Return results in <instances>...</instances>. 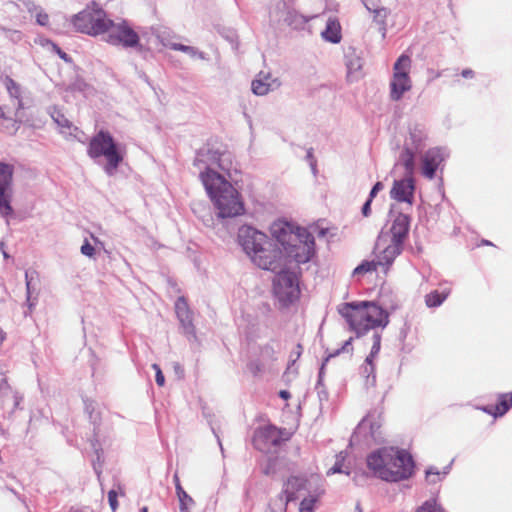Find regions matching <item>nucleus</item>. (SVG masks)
I'll return each instance as SVG.
<instances>
[{
	"label": "nucleus",
	"instance_id": "obj_1",
	"mask_svg": "<svg viewBox=\"0 0 512 512\" xmlns=\"http://www.w3.org/2000/svg\"><path fill=\"white\" fill-rule=\"evenodd\" d=\"M194 166L199 169V178L219 218H232L244 213L239 192L217 171L219 169L230 176L233 169V154L226 147L208 143L196 152Z\"/></svg>",
	"mask_w": 512,
	"mask_h": 512
},
{
	"label": "nucleus",
	"instance_id": "obj_2",
	"mask_svg": "<svg viewBox=\"0 0 512 512\" xmlns=\"http://www.w3.org/2000/svg\"><path fill=\"white\" fill-rule=\"evenodd\" d=\"M366 463L373 476L388 482L407 479L414 469L412 456L394 447H382L371 452Z\"/></svg>",
	"mask_w": 512,
	"mask_h": 512
},
{
	"label": "nucleus",
	"instance_id": "obj_3",
	"mask_svg": "<svg viewBox=\"0 0 512 512\" xmlns=\"http://www.w3.org/2000/svg\"><path fill=\"white\" fill-rule=\"evenodd\" d=\"M271 233L281 245L282 256L288 262L299 265L309 262L313 257L315 239L306 228H294L287 222H277L272 225Z\"/></svg>",
	"mask_w": 512,
	"mask_h": 512
},
{
	"label": "nucleus",
	"instance_id": "obj_4",
	"mask_svg": "<svg viewBox=\"0 0 512 512\" xmlns=\"http://www.w3.org/2000/svg\"><path fill=\"white\" fill-rule=\"evenodd\" d=\"M338 312L346 319L357 337L364 335L370 329L384 328L389 323L387 311L370 301L343 303L338 306Z\"/></svg>",
	"mask_w": 512,
	"mask_h": 512
},
{
	"label": "nucleus",
	"instance_id": "obj_5",
	"mask_svg": "<svg viewBox=\"0 0 512 512\" xmlns=\"http://www.w3.org/2000/svg\"><path fill=\"white\" fill-rule=\"evenodd\" d=\"M87 154L94 160L104 157L106 159L104 171L108 176H113L123 161L125 153L108 131L100 130L90 139Z\"/></svg>",
	"mask_w": 512,
	"mask_h": 512
},
{
	"label": "nucleus",
	"instance_id": "obj_6",
	"mask_svg": "<svg viewBox=\"0 0 512 512\" xmlns=\"http://www.w3.org/2000/svg\"><path fill=\"white\" fill-rule=\"evenodd\" d=\"M426 139L427 133L423 124L411 123L409 125L408 135L405 137L398 162L408 173L415 171V156L424 149Z\"/></svg>",
	"mask_w": 512,
	"mask_h": 512
},
{
	"label": "nucleus",
	"instance_id": "obj_7",
	"mask_svg": "<svg viewBox=\"0 0 512 512\" xmlns=\"http://www.w3.org/2000/svg\"><path fill=\"white\" fill-rule=\"evenodd\" d=\"M72 24L76 31L91 36L104 34L108 18L106 12L99 7H87L72 17Z\"/></svg>",
	"mask_w": 512,
	"mask_h": 512
},
{
	"label": "nucleus",
	"instance_id": "obj_8",
	"mask_svg": "<svg viewBox=\"0 0 512 512\" xmlns=\"http://www.w3.org/2000/svg\"><path fill=\"white\" fill-rule=\"evenodd\" d=\"M412 61L410 56L402 54L393 65V75L390 81V98L399 101L403 95L412 88V80L409 76Z\"/></svg>",
	"mask_w": 512,
	"mask_h": 512
},
{
	"label": "nucleus",
	"instance_id": "obj_9",
	"mask_svg": "<svg viewBox=\"0 0 512 512\" xmlns=\"http://www.w3.org/2000/svg\"><path fill=\"white\" fill-rule=\"evenodd\" d=\"M283 268L276 271L277 274L273 280V290L277 299L286 306L299 298L300 289L296 273L284 270Z\"/></svg>",
	"mask_w": 512,
	"mask_h": 512
},
{
	"label": "nucleus",
	"instance_id": "obj_10",
	"mask_svg": "<svg viewBox=\"0 0 512 512\" xmlns=\"http://www.w3.org/2000/svg\"><path fill=\"white\" fill-rule=\"evenodd\" d=\"M250 260L259 268L276 272L284 267L281 245L277 240L267 238V243L261 245Z\"/></svg>",
	"mask_w": 512,
	"mask_h": 512
},
{
	"label": "nucleus",
	"instance_id": "obj_11",
	"mask_svg": "<svg viewBox=\"0 0 512 512\" xmlns=\"http://www.w3.org/2000/svg\"><path fill=\"white\" fill-rule=\"evenodd\" d=\"M106 30L104 32L105 41L114 46L124 48H136L140 45L139 35L128 25L125 20L115 23L108 19Z\"/></svg>",
	"mask_w": 512,
	"mask_h": 512
},
{
	"label": "nucleus",
	"instance_id": "obj_12",
	"mask_svg": "<svg viewBox=\"0 0 512 512\" xmlns=\"http://www.w3.org/2000/svg\"><path fill=\"white\" fill-rule=\"evenodd\" d=\"M13 174V165L0 162V216L3 218L13 214Z\"/></svg>",
	"mask_w": 512,
	"mask_h": 512
},
{
	"label": "nucleus",
	"instance_id": "obj_13",
	"mask_svg": "<svg viewBox=\"0 0 512 512\" xmlns=\"http://www.w3.org/2000/svg\"><path fill=\"white\" fill-rule=\"evenodd\" d=\"M402 250L403 245L390 241L389 234H384L382 231L375 245L377 263L379 266L389 267Z\"/></svg>",
	"mask_w": 512,
	"mask_h": 512
},
{
	"label": "nucleus",
	"instance_id": "obj_14",
	"mask_svg": "<svg viewBox=\"0 0 512 512\" xmlns=\"http://www.w3.org/2000/svg\"><path fill=\"white\" fill-rule=\"evenodd\" d=\"M268 236L252 226L244 225L238 231V243L245 254L251 258L256 249L267 243Z\"/></svg>",
	"mask_w": 512,
	"mask_h": 512
},
{
	"label": "nucleus",
	"instance_id": "obj_15",
	"mask_svg": "<svg viewBox=\"0 0 512 512\" xmlns=\"http://www.w3.org/2000/svg\"><path fill=\"white\" fill-rule=\"evenodd\" d=\"M23 395L14 390L6 379L0 380V412L4 419H11L19 408Z\"/></svg>",
	"mask_w": 512,
	"mask_h": 512
},
{
	"label": "nucleus",
	"instance_id": "obj_16",
	"mask_svg": "<svg viewBox=\"0 0 512 512\" xmlns=\"http://www.w3.org/2000/svg\"><path fill=\"white\" fill-rule=\"evenodd\" d=\"M414 172L408 173L405 169L404 178L395 180L390 191L392 199L398 202H404L409 205L413 204L415 184L413 180Z\"/></svg>",
	"mask_w": 512,
	"mask_h": 512
},
{
	"label": "nucleus",
	"instance_id": "obj_17",
	"mask_svg": "<svg viewBox=\"0 0 512 512\" xmlns=\"http://www.w3.org/2000/svg\"><path fill=\"white\" fill-rule=\"evenodd\" d=\"M175 312L184 334H186L189 338H196L192 317L193 313L190 310L187 300L184 296H180L176 300Z\"/></svg>",
	"mask_w": 512,
	"mask_h": 512
},
{
	"label": "nucleus",
	"instance_id": "obj_18",
	"mask_svg": "<svg viewBox=\"0 0 512 512\" xmlns=\"http://www.w3.org/2000/svg\"><path fill=\"white\" fill-rule=\"evenodd\" d=\"M253 443L256 449L270 452L272 448L281 444V438L276 428L268 427L255 434Z\"/></svg>",
	"mask_w": 512,
	"mask_h": 512
},
{
	"label": "nucleus",
	"instance_id": "obj_19",
	"mask_svg": "<svg viewBox=\"0 0 512 512\" xmlns=\"http://www.w3.org/2000/svg\"><path fill=\"white\" fill-rule=\"evenodd\" d=\"M410 228V217L407 214L399 213L392 221L389 231V240L404 245Z\"/></svg>",
	"mask_w": 512,
	"mask_h": 512
},
{
	"label": "nucleus",
	"instance_id": "obj_20",
	"mask_svg": "<svg viewBox=\"0 0 512 512\" xmlns=\"http://www.w3.org/2000/svg\"><path fill=\"white\" fill-rule=\"evenodd\" d=\"M445 159V152L441 148L429 149L422 159V173L425 177L432 179L440 163Z\"/></svg>",
	"mask_w": 512,
	"mask_h": 512
},
{
	"label": "nucleus",
	"instance_id": "obj_21",
	"mask_svg": "<svg viewBox=\"0 0 512 512\" xmlns=\"http://www.w3.org/2000/svg\"><path fill=\"white\" fill-rule=\"evenodd\" d=\"M281 85L277 78H273L270 73L260 72L256 79L252 81L251 89L255 95L263 96L270 91H274Z\"/></svg>",
	"mask_w": 512,
	"mask_h": 512
},
{
	"label": "nucleus",
	"instance_id": "obj_22",
	"mask_svg": "<svg viewBox=\"0 0 512 512\" xmlns=\"http://www.w3.org/2000/svg\"><path fill=\"white\" fill-rule=\"evenodd\" d=\"M308 491L307 489V480L303 477H291L287 480L284 488L285 498L282 496L283 503L285 506L288 502L293 501L299 498L302 495V492Z\"/></svg>",
	"mask_w": 512,
	"mask_h": 512
},
{
	"label": "nucleus",
	"instance_id": "obj_23",
	"mask_svg": "<svg viewBox=\"0 0 512 512\" xmlns=\"http://www.w3.org/2000/svg\"><path fill=\"white\" fill-rule=\"evenodd\" d=\"M345 64L350 82L358 81L363 76V60L354 49H349L345 53Z\"/></svg>",
	"mask_w": 512,
	"mask_h": 512
},
{
	"label": "nucleus",
	"instance_id": "obj_24",
	"mask_svg": "<svg viewBox=\"0 0 512 512\" xmlns=\"http://www.w3.org/2000/svg\"><path fill=\"white\" fill-rule=\"evenodd\" d=\"M318 13L305 15L294 9L293 5L287 11V14L283 17V22L293 29H303L305 25L312 19L316 18Z\"/></svg>",
	"mask_w": 512,
	"mask_h": 512
},
{
	"label": "nucleus",
	"instance_id": "obj_25",
	"mask_svg": "<svg viewBox=\"0 0 512 512\" xmlns=\"http://www.w3.org/2000/svg\"><path fill=\"white\" fill-rule=\"evenodd\" d=\"M352 340H353V338L351 337L347 341H345L340 349H337L333 353L329 354L325 358L324 362L322 363L320 370H319L318 382H317V386H316L320 400H323V399L326 400L328 398V393L326 392V390L323 388V385H322V381H323V377H324V369H325L326 363L329 361L330 358L339 355L341 352L352 351V348L350 347Z\"/></svg>",
	"mask_w": 512,
	"mask_h": 512
},
{
	"label": "nucleus",
	"instance_id": "obj_26",
	"mask_svg": "<svg viewBox=\"0 0 512 512\" xmlns=\"http://www.w3.org/2000/svg\"><path fill=\"white\" fill-rule=\"evenodd\" d=\"M323 39L333 44L341 41V26L335 18H329L325 29L321 33Z\"/></svg>",
	"mask_w": 512,
	"mask_h": 512
},
{
	"label": "nucleus",
	"instance_id": "obj_27",
	"mask_svg": "<svg viewBox=\"0 0 512 512\" xmlns=\"http://www.w3.org/2000/svg\"><path fill=\"white\" fill-rule=\"evenodd\" d=\"M293 5L291 0H275L270 7L269 16L274 21H283V17Z\"/></svg>",
	"mask_w": 512,
	"mask_h": 512
},
{
	"label": "nucleus",
	"instance_id": "obj_28",
	"mask_svg": "<svg viewBox=\"0 0 512 512\" xmlns=\"http://www.w3.org/2000/svg\"><path fill=\"white\" fill-rule=\"evenodd\" d=\"M84 409L88 414L90 422L94 425V431L100 424L101 421V413L98 409V404L91 399H84Z\"/></svg>",
	"mask_w": 512,
	"mask_h": 512
},
{
	"label": "nucleus",
	"instance_id": "obj_29",
	"mask_svg": "<svg viewBox=\"0 0 512 512\" xmlns=\"http://www.w3.org/2000/svg\"><path fill=\"white\" fill-rule=\"evenodd\" d=\"M450 294V288H445L442 292L434 290L425 296V303L429 308L440 306Z\"/></svg>",
	"mask_w": 512,
	"mask_h": 512
},
{
	"label": "nucleus",
	"instance_id": "obj_30",
	"mask_svg": "<svg viewBox=\"0 0 512 512\" xmlns=\"http://www.w3.org/2000/svg\"><path fill=\"white\" fill-rule=\"evenodd\" d=\"M373 13V21L379 26L378 30L381 33L382 37H386L387 33V17L390 14L389 9L386 7H381L380 9L372 12Z\"/></svg>",
	"mask_w": 512,
	"mask_h": 512
},
{
	"label": "nucleus",
	"instance_id": "obj_31",
	"mask_svg": "<svg viewBox=\"0 0 512 512\" xmlns=\"http://www.w3.org/2000/svg\"><path fill=\"white\" fill-rule=\"evenodd\" d=\"M49 113L53 121L60 128L61 133H65V129L70 130L72 128L71 121L56 107L51 108Z\"/></svg>",
	"mask_w": 512,
	"mask_h": 512
},
{
	"label": "nucleus",
	"instance_id": "obj_32",
	"mask_svg": "<svg viewBox=\"0 0 512 512\" xmlns=\"http://www.w3.org/2000/svg\"><path fill=\"white\" fill-rule=\"evenodd\" d=\"M451 464L452 463L444 467L443 471H439L433 466L429 467L425 472L427 482L429 484H435L441 481L449 473Z\"/></svg>",
	"mask_w": 512,
	"mask_h": 512
},
{
	"label": "nucleus",
	"instance_id": "obj_33",
	"mask_svg": "<svg viewBox=\"0 0 512 512\" xmlns=\"http://www.w3.org/2000/svg\"><path fill=\"white\" fill-rule=\"evenodd\" d=\"M512 407V392L502 394L499 403L495 406L494 416H503ZM491 413V411H489Z\"/></svg>",
	"mask_w": 512,
	"mask_h": 512
},
{
	"label": "nucleus",
	"instance_id": "obj_34",
	"mask_svg": "<svg viewBox=\"0 0 512 512\" xmlns=\"http://www.w3.org/2000/svg\"><path fill=\"white\" fill-rule=\"evenodd\" d=\"M169 47L172 50L184 52L192 58H199L202 60L205 59V54L193 46H187L180 43H171Z\"/></svg>",
	"mask_w": 512,
	"mask_h": 512
},
{
	"label": "nucleus",
	"instance_id": "obj_35",
	"mask_svg": "<svg viewBox=\"0 0 512 512\" xmlns=\"http://www.w3.org/2000/svg\"><path fill=\"white\" fill-rule=\"evenodd\" d=\"M361 374L366 378L367 383H375V366L372 360L365 359L364 364L361 366Z\"/></svg>",
	"mask_w": 512,
	"mask_h": 512
},
{
	"label": "nucleus",
	"instance_id": "obj_36",
	"mask_svg": "<svg viewBox=\"0 0 512 512\" xmlns=\"http://www.w3.org/2000/svg\"><path fill=\"white\" fill-rule=\"evenodd\" d=\"M3 83L7 89L8 94L10 97L19 99L21 96V87L20 85L15 82L11 77L6 76L3 80Z\"/></svg>",
	"mask_w": 512,
	"mask_h": 512
},
{
	"label": "nucleus",
	"instance_id": "obj_37",
	"mask_svg": "<svg viewBox=\"0 0 512 512\" xmlns=\"http://www.w3.org/2000/svg\"><path fill=\"white\" fill-rule=\"evenodd\" d=\"M377 266H379L377 260L363 261L353 270V276L363 275L367 272L375 271Z\"/></svg>",
	"mask_w": 512,
	"mask_h": 512
},
{
	"label": "nucleus",
	"instance_id": "obj_38",
	"mask_svg": "<svg viewBox=\"0 0 512 512\" xmlns=\"http://www.w3.org/2000/svg\"><path fill=\"white\" fill-rule=\"evenodd\" d=\"M173 481H174V484H175L176 494H177L179 503L194 501L193 498L181 486V483H180V480H179V477H178L177 473L174 474Z\"/></svg>",
	"mask_w": 512,
	"mask_h": 512
},
{
	"label": "nucleus",
	"instance_id": "obj_39",
	"mask_svg": "<svg viewBox=\"0 0 512 512\" xmlns=\"http://www.w3.org/2000/svg\"><path fill=\"white\" fill-rule=\"evenodd\" d=\"M345 453L344 452H340L337 456H336V462L335 464L328 470V475L329 474H335V473H345L347 475H349V471L347 470H344L343 469V462L345 460Z\"/></svg>",
	"mask_w": 512,
	"mask_h": 512
},
{
	"label": "nucleus",
	"instance_id": "obj_40",
	"mask_svg": "<svg viewBox=\"0 0 512 512\" xmlns=\"http://www.w3.org/2000/svg\"><path fill=\"white\" fill-rule=\"evenodd\" d=\"M415 512H445L436 500L425 501Z\"/></svg>",
	"mask_w": 512,
	"mask_h": 512
},
{
	"label": "nucleus",
	"instance_id": "obj_41",
	"mask_svg": "<svg viewBox=\"0 0 512 512\" xmlns=\"http://www.w3.org/2000/svg\"><path fill=\"white\" fill-rule=\"evenodd\" d=\"M0 30L4 33L5 37L14 44L22 40L23 35L18 30L7 29L5 27H0Z\"/></svg>",
	"mask_w": 512,
	"mask_h": 512
},
{
	"label": "nucleus",
	"instance_id": "obj_42",
	"mask_svg": "<svg viewBox=\"0 0 512 512\" xmlns=\"http://www.w3.org/2000/svg\"><path fill=\"white\" fill-rule=\"evenodd\" d=\"M381 348V335L378 332L373 334V345L371 347L370 354L366 357L367 359L374 360L378 355Z\"/></svg>",
	"mask_w": 512,
	"mask_h": 512
},
{
	"label": "nucleus",
	"instance_id": "obj_43",
	"mask_svg": "<svg viewBox=\"0 0 512 512\" xmlns=\"http://www.w3.org/2000/svg\"><path fill=\"white\" fill-rule=\"evenodd\" d=\"M317 498L314 496L305 497L300 503V512H313Z\"/></svg>",
	"mask_w": 512,
	"mask_h": 512
},
{
	"label": "nucleus",
	"instance_id": "obj_44",
	"mask_svg": "<svg viewBox=\"0 0 512 512\" xmlns=\"http://www.w3.org/2000/svg\"><path fill=\"white\" fill-rule=\"evenodd\" d=\"M285 504L282 498L275 500L271 503L265 512H285Z\"/></svg>",
	"mask_w": 512,
	"mask_h": 512
},
{
	"label": "nucleus",
	"instance_id": "obj_45",
	"mask_svg": "<svg viewBox=\"0 0 512 512\" xmlns=\"http://www.w3.org/2000/svg\"><path fill=\"white\" fill-rule=\"evenodd\" d=\"M362 2L366 9L371 13L382 7L380 0H362Z\"/></svg>",
	"mask_w": 512,
	"mask_h": 512
},
{
	"label": "nucleus",
	"instance_id": "obj_46",
	"mask_svg": "<svg viewBox=\"0 0 512 512\" xmlns=\"http://www.w3.org/2000/svg\"><path fill=\"white\" fill-rule=\"evenodd\" d=\"M80 250H81V253L87 257H93L95 254V248L89 243L88 240L84 241Z\"/></svg>",
	"mask_w": 512,
	"mask_h": 512
},
{
	"label": "nucleus",
	"instance_id": "obj_47",
	"mask_svg": "<svg viewBox=\"0 0 512 512\" xmlns=\"http://www.w3.org/2000/svg\"><path fill=\"white\" fill-rule=\"evenodd\" d=\"M152 368L155 370V381L157 385L163 386L165 384V377L158 364H153Z\"/></svg>",
	"mask_w": 512,
	"mask_h": 512
},
{
	"label": "nucleus",
	"instance_id": "obj_48",
	"mask_svg": "<svg viewBox=\"0 0 512 512\" xmlns=\"http://www.w3.org/2000/svg\"><path fill=\"white\" fill-rule=\"evenodd\" d=\"M108 501L112 511L115 512L118 507L117 492L115 490L108 492Z\"/></svg>",
	"mask_w": 512,
	"mask_h": 512
},
{
	"label": "nucleus",
	"instance_id": "obj_49",
	"mask_svg": "<svg viewBox=\"0 0 512 512\" xmlns=\"http://www.w3.org/2000/svg\"><path fill=\"white\" fill-rule=\"evenodd\" d=\"M35 272H28L26 271L25 273V280H26V290H27V301L29 302L30 301V297H31V287H32V280H33V274Z\"/></svg>",
	"mask_w": 512,
	"mask_h": 512
},
{
	"label": "nucleus",
	"instance_id": "obj_50",
	"mask_svg": "<svg viewBox=\"0 0 512 512\" xmlns=\"http://www.w3.org/2000/svg\"><path fill=\"white\" fill-rule=\"evenodd\" d=\"M383 189H384L383 183L380 181L376 182L374 184V186L372 187L368 198L373 200V198L377 195V193L382 191Z\"/></svg>",
	"mask_w": 512,
	"mask_h": 512
},
{
	"label": "nucleus",
	"instance_id": "obj_51",
	"mask_svg": "<svg viewBox=\"0 0 512 512\" xmlns=\"http://www.w3.org/2000/svg\"><path fill=\"white\" fill-rule=\"evenodd\" d=\"M36 21H37V23L39 25L46 26L48 24V21H49V16L45 12H39L36 15Z\"/></svg>",
	"mask_w": 512,
	"mask_h": 512
},
{
	"label": "nucleus",
	"instance_id": "obj_52",
	"mask_svg": "<svg viewBox=\"0 0 512 512\" xmlns=\"http://www.w3.org/2000/svg\"><path fill=\"white\" fill-rule=\"evenodd\" d=\"M50 44L53 50L59 55L61 59H63L66 62L70 61V57L64 51H62L55 43L50 42Z\"/></svg>",
	"mask_w": 512,
	"mask_h": 512
},
{
	"label": "nucleus",
	"instance_id": "obj_53",
	"mask_svg": "<svg viewBox=\"0 0 512 512\" xmlns=\"http://www.w3.org/2000/svg\"><path fill=\"white\" fill-rule=\"evenodd\" d=\"M9 124L6 125L5 129L11 133H15L19 129V123L15 120H9Z\"/></svg>",
	"mask_w": 512,
	"mask_h": 512
},
{
	"label": "nucleus",
	"instance_id": "obj_54",
	"mask_svg": "<svg viewBox=\"0 0 512 512\" xmlns=\"http://www.w3.org/2000/svg\"><path fill=\"white\" fill-rule=\"evenodd\" d=\"M371 203H372V200L371 199H367L366 202L364 203L363 207H362V214L363 216L365 217H368L370 215V212H371Z\"/></svg>",
	"mask_w": 512,
	"mask_h": 512
},
{
	"label": "nucleus",
	"instance_id": "obj_55",
	"mask_svg": "<svg viewBox=\"0 0 512 512\" xmlns=\"http://www.w3.org/2000/svg\"><path fill=\"white\" fill-rule=\"evenodd\" d=\"M195 504L194 501L192 502H181L179 503V511L180 512H189L190 508Z\"/></svg>",
	"mask_w": 512,
	"mask_h": 512
},
{
	"label": "nucleus",
	"instance_id": "obj_56",
	"mask_svg": "<svg viewBox=\"0 0 512 512\" xmlns=\"http://www.w3.org/2000/svg\"><path fill=\"white\" fill-rule=\"evenodd\" d=\"M249 369L251 370V372H253L254 374H257L259 372L262 371V367L260 365L259 362L257 361H253L249 364Z\"/></svg>",
	"mask_w": 512,
	"mask_h": 512
},
{
	"label": "nucleus",
	"instance_id": "obj_57",
	"mask_svg": "<svg viewBox=\"0 0 512 512\" xmlns=\"http://www.w3.org/2000/svg\"><path fill=\"white\" fill-rule=\"evenodd\" d=\"M461 74L464 78H472L474 76V72L471 69H464Z\"/></svg>",
	"mask_w": 512,
	"mask_h": 512
},
{
	"label": "nucleus",
	"instance_id": "obj_58",
	"mask_svg": "<svg viewBox=\"0 0 512 512\" xmlns=\"http://www.w3.org/2000/svg\"><path fill=\"white\" fill-rule=\"evenodd\" d=\"M279 396H280L281 398H283V399H288V398H290V396H291V395H290V392H289V391H287V390H281V391L279 392Z\"/></svg>",
	"mask_w": 512,
	"mask_h": 512
},
{
	"label": "nucleus",
	"instance_id": "obj_59",
	"mask_svg": "<svg viewBox=\"0 0 512 512\" xmlns=\"http://www.w3.org/2000/svg\"><path fill=\"white\" fill-rule=\"evenodd\" d=\"M303 347L301 344H298L296 347V351L294 352L296 355V359H298L302 353Z\"/></svg>",
	"mask_w": 512,
	"mask_h": 512
},
{
	"label": "nucleus",
	"instance_id": "obj_60",
	"mask_svg": "<svg viewBox=\"0 0 512 512\" xmlns=\"http://www.w3.org/2000/svg\"><path fill=\"white\" fill-rule=\"evenodd\" d=\"M262 353H267V354H273L274 351H273V348L270 347V346H265L263 349H262Z\"/></svg>",
	"mask_w": 512,
	"mask_h": 512
},
{
	"label": "nucleus",
	"instance_id": "obj_61",
	"mask_svg": "<svg viewBox=\"0 0 512 512\" xmlns=\"http://www.w3.org/2000/svg\"><path fill=\"white\" fill-rule=\"evenodd\" d=\"M23 108H24V104H23L22 98L20 97L19 99H17V111H19Z\"/></svg>",
	"mask_w": 512,
	"mask_h": 512
},
{
	"label": "nucleus",
	"instance_id": "obj_62",
	"mask_svg": "<svg viewBox=\"0 0 512 512\" xmlns=\"http://www.w3.org/2000/svg\"><path fill=\"white\" fill-rule=\"evenodd\" d=\"M174 368H175L177 373L178 372H181V373L183 372L182 367H181V365L179 363H175Z\"/></svg>",
	"mask_w": 512,
	"mask_h": 512
},
{
	"label": "nucleus",
	"instance_id": "obj_63",
	"mask_svg": "<svg viewBox=\"0 0 512 512\" xmlns=\"http://www.w3.org/2000/svg\"><path fill=\"white\" fill-rule=\"evenodd\" d=\"M5 339V333L3 332V330L0 328V342H3Z\"/></svg>",
	"mask_w": 512,
	"mask_h": 512
},
{
	"label": "nucleus",
	"instance_id": "obj_64",
	"mask_svg": "<svg viewBox=\"0 0 512 512\" xmlns=\"http://www.w3.org/2000/svg\"><path fill=\"white\" fill-rule=\"evenodd\" d=\"M70 512H87V511H85V510H80V509H76V510H72V511H70Z\"/></svg>",
	"mask_w": 512,
	"mask_h": 512
}]
</instances>
